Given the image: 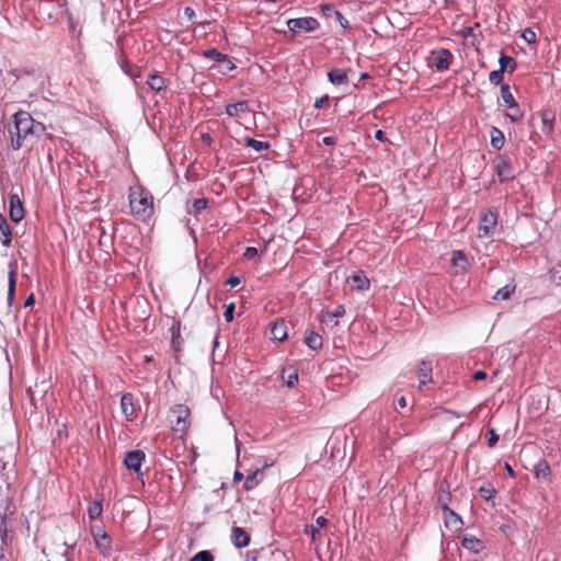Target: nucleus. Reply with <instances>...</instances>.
Wrapping results in <instances>:
<instances>
[{"label": "nucleus", "mask_w": 561, "mask_h": 561, "mask_svg": "<svg viewBox=\"0 0 561 561\" xmlns=\"http://www.w3.org/2000/svg\"><path fill=\"white\" fill-rule=\"evenodd\" d=\"M12 118L13 127L9 129V133L11 135V147L14 150H19L28 137L39 136L45 131V126L33 119L28 112L19 111Z\"/></svg>", "instance_id": "f257e3e1"}, {"label": "nucleus", "mask_w": 561, "mask_h": 561, "mask_svg": "<svg viewBox=\"0 0 561 561\" xmlns=\"http://www.w3.org/2000/svg\"><path fill=\"white\" fill-rule=\"evenodd\" d=\"M129 206L131 214L137 219L147 221L153 215V196L142 186L130 188Z\"/></svg>", "instance_id": "f03ea898"}, {"label": "nucleus", "mask_w": 561, "mask_h": 561, "mask_svg": "<svg viewBox=\"0 0 561 561\" xmlns=\"http://www.w3.org/2000/svg\"><path fill=\"white\" fill-rule=\"evenodd\" d=\"M191 411L185 404H176L169 412V422L174 432L185 434L190 427Z\"/></svg>", "instance_id": "7ed1b4c3"}, {"label": "nucleus", "mask_w": 561, "mask_h": 561, "mask_svg": "<svg viewBox=\"0 0 561 561\" xmlns=\"http://www.w3.org/2000/svg\"><path fill=\"white\" fill-rule=\"evenodd\" d=\"M13 511L9 506L0 514V559L4 558V551L13 539Z\"/></svg>", "instance_id": "20e7f679"}, {"label": "nucleus", "mask_w": 561, "mask_h": 561, "mask_svg": "<svg viewBox=\"0 0 561 561\" xmlns=\"http://www.w3.org/2000/svg\"><path fill=\"white\" fill-rule=\"evenodd\" d=\"M497 224V211L488 209L480 216V225L478 228L479 238H489L492 236Z\"/></svg>", "instance_id": "39448f33"}, {"label": "nucleus", "mask_w": 561, "mask_h": 561, "mask_svg": "<svg viewBox=\"0 0 561 561\" xmlns=\"http://www.w3.org/2000/svg\"><path fill=\"white\" fill-rule=\"evenodd\" d=\"M287 26L291 32L305 31L313 32L319 28L320 24L317 19L311 16L289 19Z\"/></svg>", "instance_id": "423d86ee"}, {"label": "nucleus", "mask_w": 561, "mask_h": 561, "mask_svg": "<svg viewBox=\"0 0 561 561\" xmlns=\"http://www.w3.org/2000/svg\"><path fill=\"white\" fill-rule=\"evenodd\" d=\"M201 56H203L204 58L214 60L218 65H222L225 68L222 73L230 72L236 68V65L231 61L229 56L220 53L216 48H209V49L203 50L201 53Z\"/></svg>", "instance_id": "0eeeda50"}, {"label": "nucleus", "mask_w": 561, "mask_h": 561, "mask_svg": "<svg viewBox=\"0 0 561 561\" xmlns=\"http://www.w3.org/2000/svg\"><path fill=\"white\" fill-rule=\"evenodd\" d=\"M430 64L438 71L447 70L453 59V54L447 48L432 50Z\"/></svg>", "instance_id": "6e6552de"}, {"label": "nucleus", "mask_w": 561, "mask_h": 561, "mask_svg": "<svg viewBox=\"0 0 561 561\" xmlns=\"http://www.w3.org/2000/svg\"><path fill=\"white\" fill-rule=\"evenodd\" d=\"M145 459V451L140 449L130 450L125 455L124 465L127 467V469L135 471L138 476H142L140 469Z\"/></svg>", "instance_id": "1a4fd4ad"}, {"label": "nucleus", "mask_w": 561, "mask_h": 561, "mask_svg": "<svg viewBox=\"0 0 561 561\" xmlns=\"http://www.w3.org/2000/svg\"><path fill=\"white\" fill-rule=\"evenodd\" d=\"M495 170L501 182H506L515 178L513 165L505 157H499Z\"/></svg>", "instance_id": "9d476101"}, {"label": "nucleus", "mask_w": 561, "mask_h": 561, "mask_svg": "<svg viewBox=\"0 0 561 561\" xmlns=\"http://www.w3.org/2000/svg\"><path fill=\"white\" fill-rule=\"evenodd\" d=\"M250 112L251 108L249 102L245 100L226 105V114L236 119L241 118L243 115L249 114Z\"/></svg>", "instance_id": "9b49d317"}, {"label": "nucleus", "mask_w": 561, "mask_h": 561, "mask_svg": "<svg viewBox=\"0 0 561 561\" xmlns=\"http://www.w3.org/2000/svg\"><path fill=\"white\" fill-rule=\"evenodd\" d=\"M10 218L14 222H20L24 218V208L18 194L10 195Z\"/></svg>", "instance_id": "f8f14e48"}, {"label": "nucleus", "mask_w": 561, "mask_h": 561, "mask_svg": "<svg viewBox=\"0 0 561 561\" xmlns=\"http://www.w3.org/2000/svg\"><path fill=\"white\" fill-rule=\"evenodd\" d=\"M122 413L127 420H133L136 414L134 396L129 392L124 393L121 398Z\"/></svg>", "instance_id": "ddd939ff"}, {"label": "nucleus", "mask_w": 561, "mask_h": 561, "mask_svg": "<svg viewBox=\"0 0 561 561\" xmlns=\"http://www.w3.org/2000/svg\"><path fill=\"white\" fill-rule=\"evenodd\" d=\"M432 362L430 360H421L416 368V375L420 380V388L423 385L432 381Z\"/></svg>", "instance_id": "4468645a"}, {"label": "nucleus", "mask_w": 561, "mask_h": 561, "mask_svg": "<svg viewBox=\"0 0 561 561\" xmlns=\"http://www.w3.org/2000/svg\"><path fill=\"white\" fill-rule=\"evenodd\" d=\"M231 541L237 548H244L250 543V535L241 527L231 529Z\"/></svg>", "instance_id": "2eb2a0df"}, {"label": "nucleus", "mask_w": 561, "mask_h": 561, "mask_svg": "<svg viewBox=\"0 0 561 561\" xmlns=\"http://www.w3.org/2000/svg\"><path fill=\"white\" fill-rule=\"evenodd\" d=\"M443 514L446 527L453 528L455 530L461 529L463 525L462 519L455 511H453L450 507H445Z\"/></svg>", "instance_id": "dca6fc26"}, {"label": "nucleus", "mask_w": 561, "mask_h": 561, "mask_svg": "<svg viewBox=\"0 0 561 561\" xmlns=\"http://www.w3.org/2000/svg\"><path fill=\"white\" fill-rule=\"evenodd\" d=\"M92 536L95 540L96 546L102 550L103 553H108L111 550V537L103 530L99 529L95 531L91 529Z\"/></svg>", "instance_id": "f3484780"}, {"label": "nucleus", "mask_w": 561, "mask_h": 561, "mask_svg": "<svg viewBox=\"0 0 561 561\" xmlns=\"http://www.w3.org/2000/svg\"><path fill=\"white\" fill-rule=\"evenodd\" d=\"M328 80L330 83L334 85L347 84L348 77L347 70L333 68L328 72Z\"/></svg>", "instance_id": "a211bd4d"}, {"label": "nucleus", "mask_w": 561, "mask_h": 561, "mask_svg": "<svg viewBox=\"0 0 561 561\" xmlns=\"http://www.w3.org/2000/svg\"><path fill=\"white\" fill-rule=\"evenodd\" d=\"M271 334L273 336V340L283 342L287 339V325L284 320H277L273 323L271 329Z\"/></svg>", "instance_id": "6ab92c4d"}, {"label": "nucleus", "mask_w": 561, "mask_h": 561, "mask_svg": "<svg viewBox=\"0 0 561 561\" xmlns=\"http://www.w3.org/2000/svg\"><path fill=\"white\" fill-rule=\"evenodd\" d=\"M0 241L5 247H9L12 241L10 225L2 214H0Z\"/></svg>", "instance_id": "aec40b11"}, {"label": "nucleus", "mask_w": 561, "mask_h": 561, "mask_svg": "<svg viewBox=\"0 0 561 561\" xmlns=\"http://www.w3.org/2000/svg\"><path fill=\"white\" fill-rule=\"evenodd\" d=\"M304 341L312 351H319L322 347V336L314 331H306Z\"/></svg>", "instance_id": "412c9836"}, {"label": "nucleus", "mask_w": 561, "mask_h": 561, "mask_svg": "<svg viewBox=\"0 0 561 561\" xmlns=\"http://www.w3.org/2000/svg\"><path fill=\"white\" fill-rule=\"evenodd\" d=\"M351 283L353 288L357 290H366L369 288V279L363 272H358L351 276Z\"/></svg>", "instance_id": "4be33fe9"}, {"label": "nucleus", "mask_w": 561, "mask_h": 561, "mask_svg": "<svg viewBox=\"0 0 561 561\" xmlns=\"http://www.w3.org/2000/svg\"><path fill=\"white\" fill-rule=\"evenodd\" d=\"M16 287V271L15 268H11L8 274V304L11 306L14 301Z\"/></svg>", "instance_id": "5701e85b"}, {"label": "nucleus", "mask_w": 561, "mask_h": 561, "mask_svg": "<svg viewBox=\"0 0 561 561\" xmlns=\"http://www.w3.org/2000/svg\"><path fill=\"white\" fill-rule=\"evenodd\" d=\"M461 546L465 549H468L476 553L479 552L483 548L482 541L479 540L478 538H476L474 536L463 537L461 540Z\"/></svg>", "instance_id": "b1692460"}, {"label": "nucleus", "mask_w": 561, "mask_h": 561, "mask_svg": "<svg viewBox=\"0 0 561 561\" xmlns=\"http://www.w3.org/2000/svg\"><path fill=\"white\" fill-rule=\"evenodd\" d=\"M490 135H491V146L494 149L500 150L504 146V142H505V137H504L503 131L500 130L497 127H492Z\"/></svg>", "instance_id": "393cba45"}, {"label": "nucleus", "mask_w": 561, "mask_h": 561, "mask_svg": "<svg viewBox=\"0 0 561 561\" xmlns=\"http://www.w3.org/2000/svg\"><path fill=\"white\" fill-rule=\"evenodd\" d=\"M263 472L262 470H255L252 473L248 474L243 484V489L249 491L259 484L262 480Z\"/></svg>", "instance_id": "a878e982"}, {"label": "nucleus", "mask_w": 561, "mask_h": 561, "mask_svg": "<svg viewBox=\"0 0 561 561\" xmlns=\"http://www.w3.org/2000/svg\"><path fill=\"white\" fill-rule=\"evenodd\" d=\"M243 144H244V146L250 147V148L254 149L257 152L268 150L270 147H271L270 142H267V141H260V140H256V139L251 138V137H245L243 139Z\"/></svg>", "instance_id": "bb28decb"}, {"label": "nucleus", "mask_w": 561, "mask_h": 561, "mask_svg": "<svg viewBox=\"0 0 561 561\" xmlns=\"http://www.w3.org/2000/svg\"><path fill=\"white\" fill-rule=\"evenodd\" d=\"M499 62L501 69L511 73L514 72L517 67L515 59L504 53L501 54Z\"/></svg>", "instance_id": "cd10ccee"}, {"label": "nucleus", "mask_w": 561, "mask_h": 561, "mask_svg": "<svg viewBox=\"0 0 561 561\" xmlns=\"http://www.w3.org/2000/svg\"><path fill=\"white\" fill-rule=\"evenodd\" d=\"M507 107L508 111L505 113V116L510 118L511 122L516 123L523 119L524 112L520 110L517 102Z\"/></svg>", "instance_id": "c85d7f7f"}, {"label": "nucleus", "mask_w": 561, "mask_h": 561, "mask_svg": "<svg viewBox=\"0 0 561 561\" xmlns=\"http://www.w3.org/2000/svg\"><path fill=\"white\" fill-rule=\"evenodd\" d=\"M147 83L156 92H160L165 88L164 79L159 75H150Z\"/></svg>", "instance_id": "c756f323"}, {"label": "nucleus", "mask_w": 561, "mask_h": 561, "mask_svg": "<svg viewBox=\"0 0 561 561\" xmlns=\"http://www.w3.org/2000/svg\"><path fill=\"white\" fill-rule=\"evenodd\" d=\"M451 264L455 267L460 268V271H466L468 261L461 251H454L451 256Z\"/></svg>", "instance_id": "7c9ffc66"}, {"label": "nucleus", "mask_w": 561, "mask_h": 561, "mask_svg": "<svg viewBox=\"0 0 561 561\" xmlns=\"http://www.w3.org/2000/svg\"><path fill=\"white\" fill-rule=\"evenodd\" d=\"M534 472L537 478L546 479L550 474V466L546 460H540L535 465Z\"/></svg>", "instance_id": "2f4dec72"}, {"label": "nucleus", "mask_w": 561, "mask_h": 561, "mask_svg": "<svg viewBox=\"0 0 561 561\" xmlns=\"http://www.w3.org/2000/svg\"><path fill=\"white\" fill-rule=\"evenodd\" d=\"M282 378L284 382L290 388L298 382V374L293 368L284 369L282 373Z\"/></svg>", "instance_id": "473e14b6"}, {"label": "nucleus", "mask_w": 561, "mask_h": 561, "mask_svg": "<svg viewBox=\"0 0 561 561\" xmlns=\"http://www.w3.org/2000/svg\"><path fill=\"white\" fill-rule=\"evenodd\" d=\"M501 98L507 106L516 103V100H515L514 95L512 94L511 88L507 83H504L501 85Z\"/></svg>", "instance_id": "72a5a7b5"}, {"label": "nucleus", "mask_w": 561, "mask_h": 561, "mask_svg": "<svg viewBox=\"0 0 561 561\" xmlns=\"http://www.w3.org/2000/svg\"><path fill=\"white\" fill-rule=\"evenodd\" d=\"M103 506L101 501L92 502L88 507V514L91 519H96L102 515Z\"/></svg>", "instance_id": "f704fd0d"}, {"label": "nucleus", "mask_w": 561, "mask_h": 561, "mask_svg": "<svg viewBox=\"0 0 561 561\" xmlns=\"http://www.w3.org/2000/svg\"><path fill=\"white\" fill-rule=\"evenodd\" d=\"M514 290H515V286L506 285V286L500 288L495 293V295L493 296V299H495V300H506V299H508L512 296Z\"/></svg>", "instance_id": "c9c22d12"}, {"label": "nucleus", "mask_w": 561, "mask_h": 561, "mask_svg": "<svg viewBox=\"0 0 561 561\" xmlns=\"http://www.w3.org/2000/svg\"><path fill=\"white\" fill-rule=\"evenodd\" d=\"M479 494L481 497H483L485 501H490L495 495V489L492 486L491 483H485L479 488Z\"/></svg>", "instance_id": "e433bc0d"}, {"label": "nucleus", "mask_w": 561, "mask_h": 561, "mask_svg": "<svg viewBox=\"0 0 561 561\" xmlns=\"http://www.w3.org/2000/svg\"><path fill=\"white\" fill-rule=\"evenodd\" d=\"M207 204H208V202L206 198H196L193 201L192 210H190V213H193L195 216H197L203 210L206 209Z\"/></svg>", "instance_id": "4c0bfd02"}, {"label": "nucleus", "mask_w": 561, "mask_h": 561, "mask_svg": "<svg viewBox=\"0 0 561 561\" xmlns=\"http://www.w3.org/2000/svg\"><path fill=\"white\" fill-rule=\"evenodd\" d=\"M188 561H214V557L208 550H202L194 554Z\"/></svg>", "instance_id": "58836bf2"}, {"label": "nucleus", "mask_w": 561, "mask_h": 561, "mask_svg": "<svg viewBox=\"0 0 561 561\" xmlns=\"http://www.w3.org/2000/svg\"><path fill=\"white\" fill-rule=\"evenodd\" d=\"M541 119L542 124L545 125V127H547L548 131H551L553 128L554 115L551 112L546 111L542 112Z\"/></svg>", "instance_id": "ea45409f"}, {"label": "nucleus", "mask_w": 561, "mask_h": 561, "mask_svg": "<svg viewBox=\"0 0 561 561\" xmlns=\"http://www.w3.org/2000/svg\"><path fill=\"white\" fill-rule=\"evenodd\" d=\"M504 70L503 69H497V70H493L490 72L489 75V80L491 83L497 85L500 84L502 81H503V76H504Z\"/></svg>", "instance_id": "a19ab883"}, {"label": "nucleus", "mask_w": 561, "mask_h": 561, "mask_svg": "<svg viewBox=\"0 0 561 561\" xmlns=\"http://www.w3.org/2000/svg\"><path fill=\"white\" fill-rule=\"evenodd\" d=\"M451 501L450 492H446L445 494H438L437 503L440 506L442 511H445V507H449L448 503Z\"/></svg>", "instance_id": "79ce46f5"}, {"label": "nucleus", "mask_w": 561, "mask_h": 561, "mask_svg": "<svg viewBox=\"0 0 561 561\" xmlns=\"http://www.w3.org/2000/svg\"><path fill=\"white\" fill-rule=\"evenodd\" d=\"M234 304L231 302L228 306H226V310L224 312L225 320L227 322H231L233 320V313H234Z\"/></svg>", "instance_id": "37998d69"}, {"label": "nucleus", "mask_w": 561, "mask_h": 561, "mask_svg": "<svg viewBox=\"0 0 561 561\" xmlns=\"http://www.w3.org/2000/svg\"><path fill=\"white\" fill-rule=\"evenodd\" d=\"M489 438H488V446L490 448L494 447L496 443L499 442V435L495 433L493 428H490L489 432Z\"/></svg>", "instance_id": "c03bdc74"}, {"label": "nucleus", "mask_w": 561, "mask_h": 561, "mask_svg": "<svg viewBox=\"0 0 561 561\" xmlns=\"http://www.w3.org/2000/svg\"><path fill=\"white\" fill-rule=\"evenodd\" d=\"M522 36L527 43H534L536 41V33L530 28H525Z\"/></svg>", "instance_id": "a18cd8bd"}, {"label": "nucleus", "mask_w": 561, "mask_h": 561, "mask_svg": "<svg viewBox=\"0 0 561 561\" xmlns=\"http://www.w3.org/2000/svg\"><path fill=\"white\" fill-rule=\"evenodd\" d=\"M344 314H345V308H344V306L339 305V306L334 309V311H333V312L328 313V317H329L330 319H333V318H341V317H343Z\"/></svg>", "instance_id": "49530a36"}, {"label": "nucleus", "mask_w": 561, "mask_h": 561, "mask_svg": "<svg viewBox=\"0 0 561 561\" xmlns=\"http://www.w3.org/2000/svg\"><path fill=\"white\" fill-rule=\"evenodd\" d=\"M306 534H309L311 536L312 541H316L320 537V531H319L318 527H316L313 525L307 526Z\"/></svg>", "instance_id": "de8ad7c7"}, {"label": "nucleus", "mask_w": 561, "mask_h": 561, "mask_svg": "<svg viewBox=\"0 0 561 561\" xmlns=\"http://www.w3.org/2000/svg\"><path fill=\"white\" fill-rule=\"evenodd\" d=\"M329 101H330V98H329V95L325 94V95L321 96L320 99L316 100L314 107L321 108V107L328 105Z\"/></svg>", "instance_id": "09e8293b"}, {"label": "nucleus", "mask_w": 561, "mask_h": 561, "mask_svg": "<svg viewBox=\"0 0 561 561\" xmlns=\"http://www.w3.org/2000/svg\"><path fill=\"white\" fill-rule=\"evenodd\" d=\"M243 255L245 259L252 260L257 255V249L254 247H248Z\"/></svg>", "instance_id": "8fccbe9b"}, {"label": "nucleus", "mask_w": 561, "mask_h": 561, "mask_svg": "<svg viewBox=\"0 0 561 561\" xmlns=\"http://www.w3.org/2000/svg\"><path fill=\"white\" fill-rule=\"evenodd\" d=\"M335 16L341 26L346 28L348 26V21L343 16V14L340 11H335Z\"/></svg>", "instance_id": "3c124183"}, {"label": "nucleus", "mask_w": 561, "mask_h": 561, "mask_svg": "<svg viewBox=\"0 0 561 561\" xmlns=\"http://www.w3.org/2000/svg\"><path fill=\"white\" fill-rule=\"evenodd\" d=\"M322 142L325 145V146H333L337 142V138L334 137V136H327L322 139Z\"/></svg>", "instance_id": "603ef678"}, {"label": "nucleus", "mask_w": 561, "mask_h": 561, "mask_svg": "<svg viewBox=\"0 0 561 561\" xmlns=\"http://www.w3.org/2000/svg\"><path fill=\"white\" fill-rule=\"evenodd\" d=\"M446 492H449V483L446 480H443L439 483V494H445Z\"/></svg>", "instance_id": "864d4df0"}, {"label": "nucleus", "mask_w": 561, "mask_h": 561, "mask_svg": "<svg viewBox=\"0 0 561 561\" xmlns=\"http://www.w3.org/2000/svg\"><path fill=\"white\" fill-rule=\"evenodd\" d=\"M227 284L231 287H236L240 284V278L238 276H230L227 280Z\"/></svg>", "instance_id": "5fc2aeb1"}, {"label": "nucleus", "mask_w": 561, "mask_h": 561, "mask_svg": "<svg viewBox=\"0 0 561 561\" xmlns=\"http://www.w3.org/2000/svg\"><path fill=\"white\" fill-rule=\"evenodd\" d=\"M316 524L319 528H323L327 526L328 524V519L323 516H319L317 519H316Z\"/></svg>", "instance_id": "6e6d98bb"}, {"label": "nucleus", "mask_w": 561, "mask_h": 561, "mask_svg": "<svg viewBox=\"0 0 561 561\" xmlns=\"http://www.w3.org/2000/svg\"><path fill=\"white\" fill-rule=\"evenodd\" d=\"M485 378H486V374L483 370H477L473 374V379L474 380H484Z\"/></svg>", "instance_id": "4d7b16f0"}, {"label": "nucleus", "mask_w": 561, "mask_h": 561, "mask_svg": "<svg viewBox=\"0 0 561 561\" xmlns=\"http://www.w3.org/2000/svg\"><path fill=\"white\" fill-rule=\"evenodd\" d=\"M184 14L188 20H192L195 16V11L191 7H186L184 9Z\"/></svg>", "instance_id": "13d9d810"}, {"label": "nucleus", "mask_w": 561, "mask_h": 561, "mask_svg": "<svg viewBox=\"0 0 561 561\" xmlns=\"http://www.w3.org/2000/svg\"><path fill=\"white\" fill-rule=\"evenodd\" d=\"M35 302V298H34V295L31 294L24 301V307L27 308V307H32Z\"/></svg>", "instance_id": "bf43d9fd"}, {"label": "nucleus", "mask_w": 561, "mask_h": 561, "mask_svg": "<svg viewBox=\"0 0 561 561\" xmlns=\"http://www.w3.org/2000/svg\"><path fill=\"white\" fill-rule=\"evenodd\" d=\"M375 138L380 141H383L386 139V134L382 130H377L375 133Z\"/></svg>", "instance_id": "052dcab7"}, {"label": "nucleus", "mask_w": 561, "mask_h": 561, "mask_svg": "<svg viewBox=\"0 0 561 561\" xmlns=\"http://www.w3.org/2000/svg\"><path fill=\"white\" fill-rule=\"evenodd\" d=\"M243 479V474L240 471H236L233 474V482L238 483Z\"/></svg>", "instance_id": "680f3d73"}, {"label": "nucleus", "mask_w": 561, "mask_h": 561, "mask_svg": "<svg viewBox=\"0 0 561 561\" xmlns=\"http://www.w3.org/2000/svg\"><path fill=\"white\" fill-rule=\"evenodd\" d=\"M398 405L401 408V409H404L407 407V399L405 397H400L398 399Z\"/></svg>", "instance_id": "e2e57ef3"}, {"label": "nucleus", "mask_w": 561, "mask_h": 561, "mask_svg": "<svg viewBox=\"0 0 561 561\" xmlns=\"http://www.w3.org/2000/svg\"><path fill=\"white\" fill-rule=\"evenodd\" d=\"M172 331H174V327L172 328ZM178 337H180V332L178 331L176 333L173 332V344L178 343Z\"/></svg>", "instance_id": "0e129e2a"}, {"label": "nucleus", "mask_w": 561, "mask_h": 561, "mask_svg": "<svg viewBox=\"0 0 561 561\" xmlns=\"http://www.w3.org/2000/svg\"><path fill=\"white\" fill-rule=\"evenodd\" d=\"M505 467H506V469H507L508 474H510L511 477H514V470L512 469V467H511L508 463H506V465H505Z\"/></svg>", "instance_id": "69168bd1"}, {"label": "nucleus", "mask_w": 561, "mask_h": 561, "mask_svg": "<svg viewBox=\"0 0 561 561\" xmlns=\"http://www.w3.org/2000/svg\"><path fill=\"white\" fill-rule=\"evenodd\" d=\"M122 68L124 69L125 73H128V70L125 68L124 65H122Z\"/></svg>", "instance_id": "338daca9"}, {"label": "nucleus", "mask_w": 561, "mask_h": 561, "mask_svg": "<svg viewBox=\"0 0 561 561\" xmlns=\"http://www.w3.org/2000/svg\"><path fill=\"white\" fill-rule=\"evenodd\" d=\"M367 77H368V76H367L366 73H363V75H362V78H363V79H366Z\"/></svg>", "instance_id": "774afa93"}]
</instances>
